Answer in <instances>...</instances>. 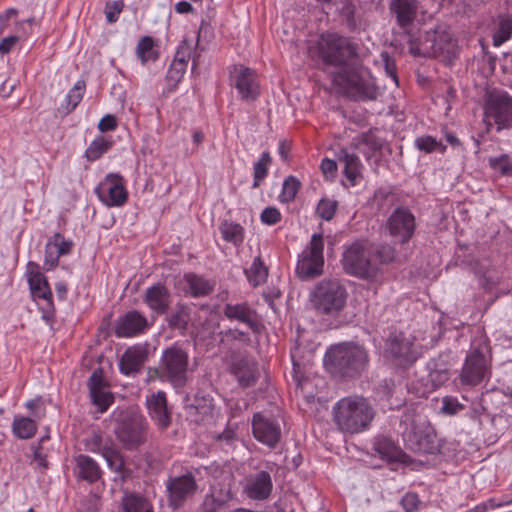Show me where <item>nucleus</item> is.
<instances>
[{
  "instance_id": "obj_1",
  "label": "nucleus",
  "mask_w": 512,
  "mask_h": 512,
  "mask_svg": "<svg viewBox=\"0 0 512 512\" xmlns=\"http://www.w3.org/2000/svg\"><path fill=\"white\" fill-rule=\"evenodd\" d=\"M332 83L339 94L351 101H375L380 94L375 78L361 58L332 73Z\"/></svg>"
},
{
  "instance_id": "obj_2",
  "label": "nucleus",
  "mask_w": 512,
  "mask_h": 512,
  "mask_svg": "<svg viewBox=\"0 0 512 512\" xmlns=\"http://www.w3.org/2000/svg\"><path fill=\"white\" fill-rule=\"evenodd\" d=\"M332 414L338 430L358 434L370 427L375 410L367 398L351 395L339 399L333 406Z\"/></svg>"
},
{
  "instance_id": "obj_3",
  "label": "nucleus",
  "mask_w": 512,
  "mask_h": 512,
  "mask_svg": "<svg viewBox=\"0 0 512 512\" xmlns=\"http://www.w3.org/2000/svg\"><path fill=\"white\" fill-rule=\"evenodd\" d=\"M308 54L312 59L322 61L330 66L346 68L360 59L359 46L349 38L333 33L322 34L309 47Z\"/></svg>"
},
{
  "instance_id": "obj_4",
  "label": "nucleus",
  "mask_w": 512,
  "mask_h": 512,
  "mask_svg": "<svg viewBox=\"0 0 512 512\" xmlns=\"http://www.w3.org/2000/svg\"><path fill=\"white\" fill-rule=\"evenodd\" d=\"M324 363L332 374L353 378L367 369L369 356L361 345L341 343L329 348Z\"/></svg>"
},
{
  "instance_id": "obj_5",
  "label": "nucleus",
  "mask_w": 512,
  "mask_h": 512,
  "mask_svg": "<svg viewBox=\"0 0 512 512\" xmlns=\"http://www.w3.org/2000/svg\"><path fill=\"white\" fill-rule=\"evenodd\" d=\"M348 292L335 278L321 280L311 293V303L320 314L335 316L346 305Z\"/></svg>"
},
{
  "instance_id": "obj_6",
  "label": "nucleus",
  "mask_w": 512,
  "mask_h": 512,
  "mask_svg": "<svg viewBox=\"0 0 512 512\" xmlns=\"http://www.w3.org/2000/svg\"><path fill=\"white\" fill-rule=\"evenodd\" d=\"M371 251L366 241H355L345 247L342 254L343 270L354 277L373 281L380 273L377 264L371 261Z\"/></svg>"
},
{
  "instance_id": "obj_7",
  "label": "nucleus",
  "mask_w": 512,
  "mask_h": 512,
  "mask_svg": "<svg viewBox=\"0 0 512 512\" xmlns=\"http://www.w3.org/2000/svg\"><path fill=\"white\" fill-rule=\"evenodd\" d=\"M147 428V421L142 415L123 412L117 420L114 433L126 450H135L146 442Z\"/></svg>"
},
{
  "instance_id": "obj_8",
  "label": "nucleus",
  "mask_w": 512,
  "mask_h": 512,
  "mask_svg": "<svg viewBox=\"0 0 512 512\" xmlns=\"http://www.w3.org/2000/svg\"><path fill=\"white\" fill-rule=\"evenodd\" d=\"M323 251V235L321 233L313 234L308 245L298 256L295 273L301 280H311L323 274Z\"/></svg>"
},
{
  "instance_id": "obj_9",
  "label": "nucleus",
  "mask_w": 512,
  "mask_h": 512,
  "mask_svg": "<svg viewBox=\"0 0 512 512\" xmlns=\"http://www.w3.org/2000/svg\"><path fill=\"white\" fill-rule=\"evenodd\" d=\"M402 435L405 446L417 454H434L438 451L434 428L422 418L413 419Z\"/></svg>"
},
{
  "instance_id": "obj_10",
  "label": "nucleus",
  "mask_w": 512,
  "mask_h": 512,
  "mask_svg": "<svg viewBox=\"0 0 512 512\" xmlns=\"http://www.w3.org/2000/svg\"><path fill=\"white\" fill-rule=\"evenodd\" d=\"M187 374V352L177 345L164 350L160 363V377L175 388H181L187 382Z\"/></svg>"
},
{
  "instance_id": "obj_11",
  "label": "nucleus",
  "mask_w": 512,
  "mask_h": 512,
  "mask_svg": "<svg viewBox=\"0 0 512 512\" xmlns=\"http://www.w3.org/2000/svg\"><path fill=\"white\" fill-rule=\"evenodd\" d=\"M385 353L396 365L404 368L411 366L419 357L413 339L401 332L389 336Z\"/></svg>"
},
{
  "instance_id": "obj_12",
  "label": "nucleus",
  "mask_w": 512,
  "mask_h": 512,
  "mask_svg": "<svg viewBox=\"0 0 512 512\" xmlns=\"http://www.w3.org/2000/svg\"><path fill=\"white\" fill-rule=\"evenodd\" d=\"M166 490L169 505L178 509L194 497L198 490V484L193 473L187 472L168 478Z\"/></svg>"
},
{
  "instance_id": "obj_13",
  "label": "nucleus",
  "mask_w": 512,
  "mask_h": 512,
  "mask_svg": "<svg viewBox=\"0 0 512 512\" xmlns=\"http://www.w3.org/2000/svg\"><path fill=\"white\" fill-rule=\"evenodd\" d=\"M385 227L395 242L405 244L414 234L415 217L408 208L399 207L388 217Z\"/></svg>"
},
{
  "instance_id": "obj_14",
  "label": "nucleus",
  "mask_w": 512,
  "mask_h": 512,
  "mask_svg": "<svg viewBox=\"0 0 512 512\" xmlns=\"http://www.w3.org/2000/svg\"><path fill=\"white\" fill-rule=\"evenodd\" d=\"M84 446L87 451L101 454L111 470L123 475L125 463L122 454L112 443L104 442L101 433L92 431L85 438Z\"/></svg>"
},
{
  "instance_id": "obj_15",
  "label": "nucleus",
  "mask_w": 512,
  "mask_h": 512,
  "mask_svg": "<svg viewBox=\"0 0 512 512\" xmlns=\"http://www.w3.org/2000/svg\"><path fill=\"white\" fill-rule=\"evenodd\" d=\"M486 116L497 125V130L512 127V97L506 92L495 93L486 103Z\"/></svg>"
},
{
  "instance_id": "obj_16",
  "label": "nucleus",
  "mask_w": 512,
  "mask_h": 512,
  "mask_svg": "<svg viewBox=\"0 0 512 512\" xmlns=\"http://www.w3.org/2000/svg\"><path fill=\"white\" fill-rule=\"evenodd\" d=\"M95 193L100 201L108 207L122 206L128 198L123 178L116 174L107 175L95 189Z\"/></svg>"
},
{
  "instance_id": "obj_17",
  "label": "nucleus",
  "mask_w": 512,
  "mask_h": 512,
  "mask_svg": "<svg viewBox=\"0 0 512 512\" xmlns=\"http://www.w3.org/2000/svg\"><path fill=\"white\" fill-rule=\"evenodd\" d=\"M252 432L257 441L272 449L277 446L282 436L278 421L261 413H256L253 416Z\"/></svg>"
},
{
  "instance_id": "obj_18",
  "label": "nucleus",
  "mask_w": 512,
  "mask_h": 512,
  "mask_svg": "<svg viewBox=\"0 0 512 512\" xmlns=\"http://www.w3.org/2000/svg\"><path fill=\"white\" fill-rule=\"evenodd\" d=\"M232 85L244 101H254L260 94L255 72L243 65L234 66L231 71Z\"/></svg>"
},
{
  "instance_id": "obj_19",
  "label": "nucleus",
  "mask_w": 512,
  "mask_h": 512,
  "mask_svg": "<svg viewBox=\"0 0 512 512\" xmlns=\"http://www.w3.org/2000/svg\"><path fill=\"white\" fill-rule=\"evenodd\" d=\"M489 374L488 359L480 349L472 350L466 357L461 372L462 383L479 384Z\"/></svg>"
},
{
  "instance_id": "obj_20",
  "label": "nucleus",
  "mask_w": 512,
  "mask_h": 512,
  "mask_svg": "<svg viewBox=\"0 0 512 512\" xmlns=\"http://www.w3.org/2000/svg\"><path fill=\"white\" fill-rule=\"evenodd\" d=\"M223 314L231 322L244 324L253 333L261 332L262 325L258 313L247 302L226 303L223 307Z\"/></svg>"
},
{
  "instance_id": "obj_21",
  "label": "nucleus",
  "mask_w": 512,
  "mask_h": 512,
  "mask_svg": "<svg viewBox=\"0 0 512 512\" xmlns=\"http://www.w3.org/2000/svg\"><path fill=\"white\" fill-rule=\"evenodd\" d=\"M422 46L427 54L434 57L445 54L451 55L455 50V40L452 34L447 30L436 29L426 32Z\"/></svg>"
},
{
  "instance_id": "obj_22",
  "label": "nucleus",
  "mask_w": 512,
  "mask_h": 512,
  "mask_svg": "<svg viewBox=\"0 0 512 512\" xmlns=\"http://www.w3.org/2000/svg\"><path fill=\"white\" fill-rule=\"evenodd\" d=\"M273 489L269 472L260 471L248 475L243 485V493L252 500L263 501L270 497Z\"/></svg>"
},
{
  "instance_id": "obj_23",
  "label": "nucleus",
  "mask_w": 512,
  "mask_h": 512,
  "mask_svg": "<svg viewBox=\"0 0 512 512\" xmlns=\"http://www.w3.org/2000/svg\"><path fill=\"white\" fill-rule=\"evenodd\" d=\"M88 387L92 403L97 407L99 412H105L113 403L114 397L100 369L95 370L91 374L88 380Z\"/></svg>"
},
{
  "instance_id": "obj_24",
  "label": "nucleus",
  "mask_w": 512,
  "mask_h": 512,
  "mask_svg": "<svg viewBox=\"0 0 512 512\" xmlns=\"http://www.w3.org/2000/svg\"><path fill=\"white\" fill-rule=\"evenodd\" d=\"M74 243L61 233H55L45 245L44 267L52 270L58 266L59 258L71 253Z\"/></svg>"
},
{
  "instance_id": "obj_25",
  "label": "nucleus",
  "mask_w": 512,
  "mask_h": 512,
  "mask_svg": "<svg viewBox=\"0 0 512 512\" xmlns=\"http://www.w3.org/2000/svg\"><path fill=\"white\" fill-rule=\"evenodd\" d=\"M419 7V0H390L389 2V11L403 31L410 29L417 17Z\"/></svg>"
},
{
  "instance_id": "obj_26",
  "label": "nucleus",
  "mask_w": 512,
  "mask_h": 512,
  "mask_svg": "<svg viewBox=\"0 0 512 512\" xmlns=\"http://www.w3.org/2000/svg\"><path fill=\"white\" fill-rule=\"evenodd\" d=\"M192 51V44L186 39L179 45L175 58L170 64L166 75V81L172 88H175L183 78L187 69L188 61L192 55Z\"/></svg>"
},
{
  "instance_id": "obj_27",
  "label": "nucleus",
  "mask_w": 512,
  "mask_h": 512,
  "mask_svg": "<svg viewBox=\"0 0 512 512\" xmlns=\"http://www.w3.org/2000/svg\"><path fill=\"white\" fill-rule=\"evenodd\" d=\"M147 318L136 310L127 312L120 317L115 325V334L117 337H133L148 328Z\"/></svg>"
},
{
  "instance_id": "obj_28",
  "label": "nucleus",
  "mask_w": 512,
  "mask_h": 512,
  "mask_svg": "<svg viewBox=\"0 0 512 512\" xmlns=\"http://www.w3.org/2000/svg\"><path fill=\"white\" fill-rule=\"evenodd\" d=\"M147 408L151 419L160 430L167 429L171 424V415L167 408L166 394L163 391L151 394L147 397Z\"/></svg>"
},
{
  "instance_id": "obj_29",
  "label": "nucleus",
  "mask_w": 512,
  "mask_h": 512,
  "mask_svg": "<svg viewBox=\"0 0 512 512\" xmlns=\"http://www.w3.org/2000/svg\"><path fill=\"white\" fill-rule=\"evenodd\" d=\"M148 358V351L145 346L133 345L125 350L119 361L120 372L124 375L138 373Z\"/></svg>"
},
{
  "instance_id": "obj_30",
  "label": "nucleus",
  "mask_w": 512,
  "mask_h": 512,
  "mask_svg": "<svg viewBox=\"0 0 512 512\" xmlns=\"http://www.w3.org/2000/svg\"><path fill=\"white\" fill-rule=\"evenodd\" d=\"M188 414L197 423L209 422L213 419L215 409L213 398L202 391H198L187 405Z\"/></svg>"
},
{
  "instance_id": "obj_31",
  "label": "nucleus",
  "mask_w": 512,
  "mask_h": 512,
  "mask_svg": "<svg viewBox=\"0 0 512 512\" xmlns=\"http://www.w3.org/2000/svg\"><path fill=\"white\" fill-rule=\"evenodd\" d=\"M144 303L157 315L165 314L171 304V294L167 287L158 283L146 289Z\"/></svg>"
},
{
  "instance_id": "obj_32",
  "label": "nucleus",
  "mask_w": 512,
  "mask_h": 512,
  "mask_svg": "<svg viewBox=\"0 0 512 512\" xmlns=\"http://www.w3.org/2000/svg\"><path fill=\"white\" fill-rule=\"evenodd\" d=\"M28 283L30 291L35 298L46 300L48 304L52 303V292L48 281L43 273L39 271L38 264L28 263Z\"/></svg>"
},
{
  "instance_id": "obj_33",
  "label": "nucleus",
  "mask_w": 512,
  "mask_h": 512,
  "mask_svg": "<svg viewBox=\"0 0 512 512\" xmlns=\"http://www.w3.org/2000/svg\"><path fill=\"white\" fill-rule=\"evenodd\" d=\"M338 160L344 164L346 178L352 185H355L362 178L363 165L359 157L346 149H342L338 154Z\"/></svg>"
},
{
  "instance_id": "obj_34",
  "label": "nucleus",
  "mask_w": 512,
  "mask_h": 512,
  "mask_svg": "<svg viewBox=\"0 0 512 512\" xmlns=\"http://www.w3.org/2000/svg\"><path fill=\"white\" fill-rule=\"evenodd\" d=\"M76 464L79 477L83 480L93 483L101 477V469L91 457L81 454L76 458Z\"/></svg>"
},
{
  "instance_id": "obj_35",
  "label": "nucleus",
  "mask_w": 512,
  "mask_h": 512,
  "mask_svg": "<svg viewBox=\"0 0 512 512\" xmlns=\"http://www.w3.org/2000/svg\"><path fill=\"white\" fill-rule=\"evenodd\" d=\"M235 375L242 387L253 385L258 378L257 366L254 362L242 360L235 368Z\"/></svg>"
},
{
  "instance_id": "obj_36",
  "label": "nucleus",
  "mask_w": 512,
  "mask_h": 512,
  "mask_svg": "<svg viewBox=\"0 0 512 512\" xmlns=\"http://www.w3.org/2000/svg\"><path fill=\"white\" fill-rule=\"evenodd\" d=\"M122 508L124 512H153L150 502L143 496L135 493L123 496Z\"/></svg>"
},
{
  "instance_id": "obj_37",
  "label": "nucleus",
  "mask_w": 512,
  "mask_h": 512,
  "mask_svg": "<svg viewBox=\"0 0 512 512\" xmlns=\"http://www.w3.org/2000/svg\"><path fill=\"white\" fill-rule=\"evenodd\" d=\"M219 231L226 242L233 243L235 246L244 241V228L238 223L225 220L219 225Z\"/></svg>"
},
{
  "instance_id": "obj_38",
  "label": "nucleus",
  "mask_w": 512,
  "mask_h": 512,
  "mask_svg": "<svg viewBox=\"0 0 512 512\" xmlns=\"http://www.w3.org/2000/svg\"><path fill=\"white\" fill-rule=\"evenodd\" d=\"M374 450L381 459L386 461L399 460L401 454V450L395 445V443L386 437L376 439L374 443Z\"/></svg>"
},
{
  "instance_id": "obj_39",
  "label": "nucleus",
  "mask_w": 512,
  "mask_h": 512,
  "mask_svg": "<svg viewBox=\"0 0 512 512\" xmlns=\"http://www.w3.org/2000/svg\"><path fill=\"white\" fill-rule=\"evenodd\" d=\"M13 433L20 439L32 438L37 431L36 421L23 416H16L12 423Z\"/></svg>"
},
{
  "instance_id": "obj_40",
  "label": "nucleus",
  "mask_w": 512,
  "mask_h": 512,
  "mask_svg": "<svg viewBox=\"0 0 512 512\" xmlns=\"http://www.w3.org/2000/svg\"><path fill=\"white\" fill-rule=\"evenodd\" d=\"M245 275L249 283L257 287L264 283L268 276V270L260 257H256L251 266L245 270Z\"/></svg>"
},
{
  "instance_id": "obj_41",
  "label": "nucleus",
  "mask_w": 512,
  "mask_h": 512,
  "mask_svg": "<svg viewBox=\"0 0 512 512\" xmlns=\"http://www.w3.org/2000/svg\"><path fill=\"white\" fill-rule=\"evenodd\" d=\"M430 369L429 380L434 388L442 386L450 378V372L445 363H438L437 361H431L428 364Z\"/></svg>"
},
{
  "instance_id": "obj_42",
  "label": "nucleus",
  "mask_w": 512,
  "mask_h": 512,
  "mask_svg": "<svg viewBox=\"0 0 512 512\" xmlns=\"http://www.w3.org/2000/svg\"><path fill=\"white\" fill-rule=\"evenodd\" d=\"M190 319L189 309L183 305H177L172 313L167 317L170 328L185 331Z\"/></svg>"
},
{
  "instance_id": "obj_43",
  "label": "nucleus",
  "mask_w": 512,
  "mask_h": 512,
  "mask_svg": "<svg viewBox=\"0 0 512 512\" xmlns=\"http://www.w3.org/2000/svg\"><path fill=\"white\" fill-rule=\"evenodd\" d=\"M86 84L85 81L79 80L75 83L73 88L68 92L65 104H63L65 114L72 112L78 104L81 102L84 92H85Z\"/></svg>"
},
{
  "instance_id": "obj_44",
  "label": "nucleus",
  "mask_w": 512,
  "mask_h": 512,
  "mask_svg": "<svg viewBox=\"0 0 512 512\" xmlns=\"http://www.w3.org/2000/svg\"><path fill=\"white\" fill-rule=\"evenodd\" d=\"M187 282L190 293L193 297H202L213 291V285L203 277L197 275H188Z\"/></svg>"
},
{
  "instance_id": "obj_45",
  "label": "nucleus",
  "mask_w": 512,
  "mask_h": 512,
  "mask_svg": "<svg viewBox=\"0 0 512 512\" xmlns=\"http://www.w3.org/2000/svg\"><path fill=\"white\" fill-rule=\"evenodd\" d=\"M272 162L269 152H263L260 159L254 164L253 167V188L260 186L261 182L268 174V167Z\"/></svg>"
},
{
  "instance_id": "obj_46",
  "label": "nucleus",
  "mask_w": 512,
  "mask_h": 512,
  "mask_svg": "<svg viewBox=\"0 0 512 512\" xmlns=\"http://www.w3.org/2000/svg\"><path fill=\"white\" fill-rule=\"evenodd\" d=\"M136 54L143 64L148 61H154L157 58V53L154 50V41L152 37H142L136 47Z\"/></svg>"
},
{
  "instance_id": "obj_47",
  "label": "nucleus",
  "mask_w": 512,
  "mask_h": 512,
  "mask_svg": "<svg viewBox=\"0 0 512 512\" xmlns=\"http://www.w3.org/2000/svg\"><path fill=\"white\" fill-rule=\"evenodd\" d=\"M301 187L300 181L294 176H288L282 185V192L279 195V200L283 203L291 202L295 199Z\"/></svg>"
},
{
  "instance_id": "obj_48",
  "label": "nucleus",
  "mask_w": 512,
  "mask_h": 512,
  "mask_svg": "<svg viewBox=\"0 0 512 512\" xmlns=\"http://www.w3.org/2000/svg\"><path fill=\"white\" fill-rule=\"evenodd\" d=\"M111 145V141L105 139L104 137H98L87 148L86 157L90 161H95L99 159L105 152H107Z\"/></svg>"
},
{
  "instance_id": "obj_49",
  "label": "nucleus",
  "mask_w": 512,
  "mask_h": 512,
  "mask_svg": "<svg viewBox=\"0 0 512 512\" xmlns=\"http://www.w3.org/2000/svg\"><path fill=\"white\" fill-rule=\"evenodd\" d=\"M512 34V18L506 17L500 20L498 29L493 35V45L498 47L510 39Z\"/></svg>"
},
{
  "instance_id": "obj_50",
  "label": "nucleus",
  "mask_w": 512,
  "mask_h": 512,
  "mask_svg": "<svg viewBox=\"0 0 512 512\" xmlns=\"http://www.w3.org/2000/svg\"><path fill=\"white\" fill-rule=\"evenodd\" d=\"M415 146L418 150L425 153H432L434 151L444 152L446 147L432 136H421L416 138Z\"/></svg>"
},
{
  "instance_id": "obj_51",
  "label": "nucleus",
  "mask_w": 512,
  "mask_h": 512,
  "mask_svg": "<svg viewBox=\"0 0 512 512\" xmlns=\"http://www.w3.org/2000/svg\"><path fill=\"white\" fill-rule=\"evenodd\" d=\"M49 440H50V437L48 435H45L39 439L37 444L32 445V449L34 451V460L37 461L38 464L43 468H47V466H48L47 444H48Z\"/></svg>"
},
{
  "instance_id": "obj_52",
  "label": "nucleus",
  "mask_w": 512,
  "mask_h": 512,
  "mask_svg": "<svg viewBox=\"0 0 512 512\" xmlns=\"http://www.w3.org/2000/svg\"><path fill=\"white\" fill-rule=\"evenodd\" d=\"M338 208V202L332 199H321L317 205L316 212L320 218L330 221Z\"/></svg>"
},
{
  "instance_id": "obj_53",
  "label": "nucleus",
  "mask_w": 512,
  "mask_h": 512,
  "mask_svg": "<svg viewBox=\"0 0 512 512\" xmlns=\"http://www.w3.org/2000/svg\"><path fill=\"white\" fill-rule=\"evenodd\" d=\"M464 406L458 401L457 398L452 396H445L442 399L441 411L447 415H455L462 411Z\"/></svg>"
},
{
  "instance_id": "obj_54",
  "label": "nucleus",
  "mask_w": 512,
  "mask_h": 512,
  "mask_svg": "<svg viewBox=\"0 0 512 512\" xmlns=\"http://www.w3.org/2000/svg\"><path fill=\"white\" fill-rule=\"evenodd\" d=\"M375 255L380 261V263L386 264L395 260L396 252L395 249L388 244L380 245L376 251Z\"/></svg>"
},
{
  "instance_id": "obj_55",
  "label": "nucleus",
  "mask_w": 512,
  "mask_h": 512,
  "mask_svg": "<svg viewBox=\"0 0 512 512\" xmlns=\"http://www.w3.org/2000/svg\"><path fill=\"white\" fill-rule=\"evenodd\" d=\"M260 220L266 225H275L281 221V213L276 207H266L261 215Z\"/></svg>"
},
{
  "instance_id": "obj_56",
  "label": "nucleus",
  "mask_w": 512,
  "mask_h": 512,
  "mask_svg": "<svg viewBox=\"0 0 512 512\" xmlns=\"http://www.w3.org/2000/svg\"><path fill=\"white\" fill-rule=\"evenodd\" d=\"M123 9V3L120 1L108 2L105 7L106 19L109 23H114L118 20V16Z\"/></svg>"
},
{
  "instance_id": "obj_57",
  "label": "nucleus",
  "mask_w": 512,
  "mask_h": 512,
  "mask_svg": "<svg viewBox=\"0 0 512 512\" xmlns=\"http://www.w3.org/2000/svg\"><path fill=\"white\" fill-rule=\"evenodd\" d=\"M421 501L416 493H407L401 500V505L406 512H416Z\"/></svg>"
},
{
  "instance_id": "obj_58",
  "label": "nucleus",
  "mask_w": 512,
  "mask_h": 512,
  "mask_svg": "<svg viewBox=\"0 0 512 512\" xmlns=\"http://www.w3.org/2000/svg\"><path fill=\"white\" fill-rule=\"evenodd\" d=\"M320 169L326 179L332 180L337 173V163L332 159L324 158L321 161Z\"/></svg>"
},
{
  "instance_id": "obj_59",
  "label": "nucleus",
  "mask_w": 512,
  "mask_h": 512,
  "mask_svg": "<svg viewBox=\"0 0 512 512\" xmlns=\"http://www.w3.org/2000/svg\"><path fill=\"white\" fill-rule=\"evenodd\" d=\"M117 128V120L114 115H105L98 123V129L101 132L113 131Z\"/></svg>"
},
{
  "instance_id": "obj_60",
  "label": "nucleus",
  "mask_w": 512,
  "mask_h": 512,
  "mask_svg": "<svg viewBox=\"0 0 512 512\" xmlns=\"http://www.w3.org/2000/svg\"><path fill=\"white\" fill-rule=\"evenodd\" d=\"M26 408L28 410H30L32 415L37 419H40V418L44 417V415H45V410L41 408V399L40 398H36V399H32V400L28 401L26 403Z\"/></svg>"
},
{
  "instance_id": "obj_61",
  "label": "nucleus",
  "mask_w": 512,
  "mask_h": 512,
  "mask_svg": "<svg viewBox=\"0 0 512 512\" xmlns=\"http://www.w3.org/2000/svg\"><path fill=\"white\" fill-rule=\"evenodd\" d=\"M19 38L17 36H9L6 38H3L0 42V54H7L9 53L12 48L16 45Z\"/></svg>"
},
{
  "instance_id": "obj_62",
  "label": "nucleus",
  "mask_w": 512,
  "mask_h": 512,
  "mask_svg": "<svg viewBox=\"0 0 512 512\" xmlns=\"http://www.w3.org/2000/svg\"><path fill=\"white\" fill-rule=\"evenodd\" d=\"M342 15L346 18V20L350 26L355 25V19H354L355 8L351 2L347 1L345 3V5L342 8Z\"/></svg>"
},
{
  "instance_id": "obj_63",
  "label": "nucleus",
  "mask_w": 512,
  "mask_h": 512,
  "mask_svg": "<svg viewBox=\"0 0 512 512\" xmlns=\"http://www.w3.org/2000/svg\"><path fill=\"white\" fill-rule=\"evenodd\" d=\"M225 336H227L228 338H231V339H234V340H239V341H243V342H249V337L248 335L239 330V329H228L226 330L225 332H222Z\"/></svg>"
},
{
  "instance_id": "obj_64",
  "label": "nucleus",
  "mask_w": 512,
  "mask_h": 512,
  "mask_svg": "<svg viewBox=\"0 0 512 512\" xmlns=\"http://www.w3.org/2000/svg\"><path fill=\"white\" fill-rule=\"evenodd\" d=\"M510 504H512V499L504 501V502H495L494 499H490L488 502L483 503L482 505L477 506L476 510H477V512H484V511L487 510L488 506L490 508H496V507L507 506V505H510Z\"/></svg>"
}]
</instances>
